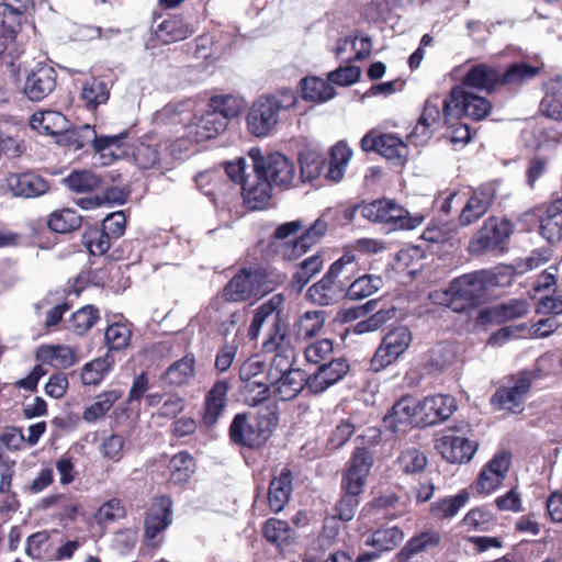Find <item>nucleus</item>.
I'll return each instance as SVG.
<instances>
[{"instance_id": "obj_1", "label": "nucleus", "mask_w": 562, "mask_h": 562, "mask_svg": "<svg viewBox=\"0 0 562 562\" xmlns=\"http://www.w3.org/2000/svg\"><path fill=\"white\" fill-rule=\"evenodd\" d=\"M285 297L282 293L272 295L255 312L248 329L250 339H257L261 328L267 325V339L263 349L267 352L291 351L293 353V339L288 333V322L283 313Z\"/></svg>"}, {"instance_id": "obj_2", "label": "nucleus", "mask_w": 562, "mask_h": 562, "mask_svg": "<svg viewBox=\"0 0 562 562\" xmlns=\"http://www.w3.org/2000/svg\"><path fill=\"white\" fill-rule=\"evenodd\" d=\"M296 102V94L291 89L259 97L252 102L246 116L248 133L258 138L270 136Z\"/></svg>"}, {"instance_id": "obj_3", "label": "nucleus", "mask_w": 562, "mask_h": 562, "mask_svg": "<svg viewBox=\"0 0 562 562\" xmlns=\"http://www.w3.org/2000/svg\"><path fill=\"white\" fill-rule=\"evenodd\" d=\"M457 85L452 86L449 94L441 100L440 95L430 97L424 106V111L407 139L416 146L425 145L432 136L431 126L442 123L447 127H453L457 123Z\"/></svg>"}, {"instance_id": "obj_4", "label": "nucleus", "mask_w": 562, "mask_h": 562, "mask_svg": "<svg viewBox=\"0 0 562 562\" xmlns=\"http://www.w3.org/2000/svg\"><path fill=\"white\" fill-rule=\"evenodd\" d=\"M284 280L285 276L261 268L241 269L224 286L222 295L227 302H245L272 292Z\"/></svg>"}, {"instance_id": "obj_5", "label": "nucleus", "mask_w": 562, "mask_h": 562, "mask_svg": "<svg viewBox=\"0 0 562 562\" xmlns=\"http://www.w3.org/2000/svg\"><path fill=\"white\" fill-rule=\"evenodd\" d=\"M356 270L355 256L345 254L329 267L325 276L306 292L307 299L314 304L328 306L337 303L347 289V283Z\"/></svg>"}, {"instance_id": "obj_6", "label": "nucleus", "mask_w": 562, "mask_h": 562, "mask_svg": "<svg viewBox=\"0 0 562 562\" xmlns=\"http://www.w3.org/2000/svg\"><path fill=\"white\" fill-rule=\"evenodd\" d=\"M276 426L277 418L270 413L252 418L246 413H239L234 416L228 435L237 446L258 448L269 439Z\"/></svg>"}, {"instance_id": "obj_7", "label": "nucleus", "mask_w": 562, "mask_h": 562, "mask_svg": "<svg viewBox=\"0 0 562 562\" xmlns=\"http://www.w3.org/2000/svg\"><path fill=\"white\" fill-rule=\"evenodd\" d=\"M357 209L364 218L372 223L384 225L387 232L414 229L422 222L419 217H411L402 205L391 199L363 202Z\"/></svg>"}, {"instance_id": "obj_8", "label": "nucleus", "mask_w": 562, "mask_h": 562, "mask_svg": "<svg viewBox=\"0 0 562 562\" xmlns=\"http://www.w3.org/2000/svg\"><path fill=\"white\" fill-rule=\"evenodd\" d=\"M249 157L252 160V170L262 176L273 186L288 189L292 186L296 171L292 160L280 153L262 155L260 148H251Z\"/></svg>"}, {"instance_id": "obj_9", "label": "nucleus", "mask_w": 562, "mask_h": 562, "mask_svg": "<svg viewBox=\"0 0 562 562\" xmlns=\"http://www.w3.org/2000/svg\"><path fill=\"white\" fill-rule=\"evenodd\" d=\"M127 136L126 131L111 136H98L92 126L85 124L76 128L69 126L68 132H65L63 137L75 149L82 148L91 143L94 150L102 156L119 157L125 153L121 149V139H125Z\"/></svg>"}, {"instance_id": "obj_10", "label": "nucleus", "mask_w": 562, "mask_h": 562, "mask_svg": "<svg viewBox=\"0 0 562 562\" xmlns=\"http://www.w3.org/2000/svg\"><path fill=\"white\" fill-rule=\"evenodd\" d=\"M412 340V331L406 326H397L387 331L370 361L371 370L380 372L394 363L406 352Z\"/></svg>"}, {"instance_id": "obj_11", "label": "nucleus", "mask_w": 562, "mask_h": 562, "mask_svg": "<svg viewBox=\"0 0 562 562\" xmlns=\"http://www.w3.org/2000/svg\"><path fill=\"white\" fill-rule=\"evenodd\" d=\"M535 378L536 374L531 371H521L512 376L508 385L502 386L495 392L492 403L498 409L520 413Z\"/></svg>"}, {"instance_id": "obj_12", "label": "nucleus", "mask_w": 562, "mask_h": 562, "mask_svg": "<svg viewBox=\"0 0 562 562\" xmlns=\"http://www.w3.org/2000/svg\"><path fill=\"white\" fill-rule=\"evenodd\" d=\"M123 140L121 139V149L125 153L119 157H111V160L131 157L138 168L150 169L164 159L166 146L155 136H145L128 146H125Z\"/></svg>"}, {"instance_id": "obj_13", "label": "nucleus", "mask_w": 562, "mask_h": 562, "mask_svg": "<svg viewBox=\"0 0 562 562\" xmlns=\"http://www.w3.org/2000/svg\"><path fill=\"white\" fill-rule=\"evenodd\" d=\"M512 233V225L506 220L491 217L469 244L471 254L496 250L502 247Z\"/></svg>"}, {"instance_id": "obj_14", "label": "nucleus", "mask_w": 562, "mask_h": 562, "mask_svg": "<svg viewBox=\"0 0 562 562\" xmlns=\"http://www.w3.org/2000/svg\"><path fill=\"white\" fill-rule=\"evenodd\" d=\"M57 86V71L50 65L38 63L26 74L23 92L33 102L50 95Z\"/></svg>"}, {"instance_id": "obj_15", "label": "nucleus", "mask_w": 562, "mask_h": 562, "mask_svg": "<svg viewBox=\"0 0 562 562\" xmlns=\"http://www.w3.org/2000/svg\"><path fill=\"white\" fill-rule=\"evenodd\" d=\"M384 423L394 432L406 431L407 427L423 426L420 402L414 397H402L393 405L391 414L384 417Z\"/></svg>"}, {"instance_id": "obj_16", "label": "nucleus", "mask_w": 562, "mask_h": 562, "mask_svg": "<svg viewBox=\"0 0 562 562\" xmlns=\"http://www.w3.org/2000/svg\"><path fill=\"white\" fill-rule=\"evenodd\" d=\"M372 465L373 454L364 448H357L344 475L342 488L362 492Z\"/></svg>"}, {"instance_id": "obj_17", "label": "nucleus", "mask_w": 562, "mask_h": 562, "mask_svg": "<svg viewBox=\"0 0 562 562\" xmlns=\"http://www.w3.org/2000/svg\"><path fill=\"white\" fill-rule=\"evenodd\" d=\"M5 188L16 198H36L47 192L45 179L35 172L10 173L4 179Z\"/></svg>"}, {"instance_id": "obj_18", "label": "nucleus", "mask_w": 562, "mask_h": 562, "mask_svg": "<svg viewBox=\"0 0 562 562\" xmlns=\"http://www.w3.org/2000/svg\"><path fill=\"white\" fill-rule=\"evenodd\" d=\"M349 371V364L345 359H334L328 363L322 364L311 375H308V391L319 394L329 386L339 382Z\"/></svg>"}, {"instance_id": "obj_19", "label": "nucleus", "mask_w": 562, "mask_h": 562, "mask_svg": "<svg viewBox=\"0 0 562 562\" xmlns=\"http://www.w3.org/2000/svg\"><path fill=\"white\" fill-rule=\"evenodd\" d=\"M229 384L225 380L216 381L206 393L203 404L202 424L213 427L225 412Z\"/></svg>"}, {"instance_id": "obj_20", "label": "nucleus", "mask_w": 562, "mask_h": 562, "mask_svg": "<svg viewBox=\"0 0 562 562\" xmlns=\"http://www.w3.org/2000/svg\"><path fill=\"white\" fill-rule=\"evenodd\" d=\"M272 184L260 172L254 171L244 180L243 195L248 209L261 210L271 199Z\"/></svg>"}, {"instance_id": "obj_21", "label": "nucleus", "mask_w": 562, "mask_h": 562, "mask_svg": "<svg viewBox=\"0 0 562 562\" xmlns=\"http://www.w3.org/2000/svg\"><path fill=\"white\" fill-rule=\"evenodd\" d=\"M494 198V189L487 186L473 191L459 213V226H470L477 222L487 212Z\"/></svg>"}, {"instance_id": "obj_22", "label": "nucleus", "mask_w": 562, "mask_h": 562, "mask_svg": "<svg viewBox=\"0 0 562 562\" xmlns=\"http://www.w3.org/2000/svg\"><path fill=\"white\" fill-rule=\"evenodd\" d=\"M457 408L456 400L450 395H432L420 402L423 426L434 425L448 419Z\"/></svg>"}, {"instance_id": "obj_23", "label": "nucleus", "mask_w": 562, "mask_h": 562, "mask_svg": "<svg viewBox=\"0 0 562 562\" xmlns=\"http://www.w3.org/2000/svg\"><path fill=\"white\" fill-rule=\"evenodd\" d=\"M496 284L495 274L480 270L459 277V297L475 302Z\"/></svg>"}, {"instance_id": "obj_24", "label": "nucleus", "mask_w": 562, "mask_h": 562, "mask_svg": "<svg viewBox=\"0 0 562 562\" xmlns=\"http://www.w3.org/2000/svg\"><path fill=\"white\" fill-rule=\"evenodd\" d=\"M195 32L193 24L182 16L173 15L157 24L155 36L164 44H171L190 37Z\"/></svg>"}, {"instance_id": "obj_25", "label": "nucleus", "mask_w": 562, "mask_h": 562, "mask_svg": "<svg viewBox=\"0 0 562 562\" xmlns=\"http://www.w3.org/2000/svg\"><path fill=\"white\" fill-rule=\"evenodd\" d=\"M30 126L40 134L48 136H64L68 132L69 121L58 111H42L30 117Z\"/></svg>"}, {"instance_id": "obj_26", "label": "nucleus", "mask_w": 562, "mask_h": 562, "mask_svg": "<svg viewBox=\"0 0 562 562\" xmlns=\"http://www.w3.org/2000/svg\"><path fill=\"white\" fill-rule=\"evenodd\" d=\"M270 384L273 386L276 396L281 401H290L295 398L304 387L308 390V378L303 370L293 369Z\"/></svg>"}, {"instance_id": "obj_27", "label": "nucleus", "mask_w": 562, "mask_h": 562, "mask_svg": "<svg viewBox=\"0 0 562 562\" xmlns=\"http://www.w3.org/2000/svg\"><path fill=\"white\" fill-rule=\"evenodd\" d=\"M529 310L527 300H510L480 313L482 322H494L497 324L522 317Z\"/></svg>"}, {"instance_id": "obj_28", "label": "nucleus", "mask_w": 562, "mask_h": 562, "mask_svg": "<svg viewBox=\"0 0 562 562\" xmlns=\"http://www.w3.org/2000/svg\"><path fill=\"white\" fill-rule=\"evenodd\" d=\"M544 95L540 102L543 115L555 121H562V77L550 78L543 85Z\"/></svg>"}, {"instance_id": "obj_29", "label": "nucleus", "mask_w": 562, "mask_h": 562, "mask_svg": "<svg viewBox=\"0 0 562 562\" xmlns=\"http://www.w3.org/2000/svg\"><path fill=\"white\" fill-rule=\"evenodd\" d=\"M171 503L162 499L157 509H153L145 520V538L147 544L156 548L159 541L155 538L171 524Z\"/></svg>"}, {"instance_id": "obj_30", "label": "nucleus", "mask_w": 562, "mask_h": 562, "mask_svg": "<svg viewBox=\"0 0 562 562\" xmlns=\"http://www.w3.org/2000/svg\"><path fill=\"white\" fill-rule=\"evenodd\" d=\"M292 493V474L284 470L271 480L269 484L268 502L272 512L280 513L290 501Z\"/></svg>"}, {"instance_id": "obj_31", "label": "nucleus", "mask_w": 562, "mask_h": 562, "mask_svg": "<svg viewBox=\"0 0 562 562\" xmlns=\"http://www.w3.org/2000/svg\"><path fill=\"white\" fill-rule=\"evenodd\" d=\"M38 360L50 364L54 368L67 369L77 362L76 352L68 346H42L36 352Z\"/></svg>"}, {"instance_id": "obj_32", "label": "nucleus", "mask_w": 562, "mask_h": 562, "mask_svg": "<svg viewBox=\"0 0 562 562\" xmlns=\"http://www.w3.org/2000/svg\"><path fill=\"white\" fill-rule=\"evenodd\" d=\"M352 157L351 148L345 142H338L330 148V159L325 178L331 182H339L346 172Z\"/></svg>"}, {"instance_id": "obj_33", "label": "nucleus", "mask_w": 562, "mask_h": 562, "mask_svg": "<svg viewBox=\"0 0 562 562\" xmlns=\"http://www.w3.org/2000/svg\"><path fill=\"white\" fill-rule=\"evenodd\" d=\"M540 233L550 243L562 238V200L548 206L540 221Z\"/></svg>"}, {"instance_id": "obj_34", "label": "nucleus", "mask_w": 562, "mask_h": 562, "mask_svg": "<svg viewBox=\"0 0 562 562\" xmlns=\"http://www.w3.org/2000/svg\"><path fill=\"white\" fill-rule=\"evenodd\" d=\"M325 323L324 312L308 311L301 315L294 323V339L297 341L313 338L319 334Z\"/></svg>"}, {"instance_id": "obj_35", "label": "nucleus", "mask_w": 562, "mask_h": 562, "mask_svg": "<svg viewBox=\"0 0 562 562\" xmlns=\"http://www.w3.org/2000/svg\"><path fill=\"white\" fill-rule=\"evenodd\" d=\"M195 359L192 355H186L173 362L164 373L162 380L170 385H184L194 376Z\"/></svg>"}, {"instance_id": "obj_36", "label": "nucleus", "mask_w": 562, "mask_h": 562, "mask_svg": "<svg viewBox=\"0 0 562 562\" xmlns=\"http://www.w3.org/2000/svg\"><path fill=\"white\" fill-rule=\"evenodd\" d=\"M383 286V280L380 276L363 274L358 277L352 282L347 283L345 296L350 300H363Z\"/></svg>"}, {"instance_id": "obj_37", "label": "nucleus", "mask_w": 562, "mask_h": 562, "mask_svg": "<svg viewBox=\"0 0 562 562\" xmlns=\"http://www.w3.org/2000/svg\"><path fill=\"white\" fill-rule=\"evenodd\" d=\"M110 97V89L101 79L90 78L81 88V100L89 110H95L99 105L105 104Z\"/></svg>"}, {"instance_id": "obj_38", "label": "nucleus", "mask_w": 562, "mask_h": 562, "mask_svg": "<svg viewBox=\"0 0 562 562\" xmlns=\"http://www.w3.org/2000/svg\"><path fill=\"white\" fill-rule=\"evenodd\" d=\"M122 394L120 390H110L100 393L94 402L85 409L83 419L88 423H94L103 418L114 403L122 397Z\"/></svg>"}, {"instance_id": "obj_39", "label": "nucleus", "mask_w": 562, "mask_h": 562, "mask_svg": "<svg viewBox=\"0 0 562 562\" xmlns=\"http://www.w3.org/2000/svg\"><path fill=\"white\" fill-rule=\"evenodd\" d=\"M501 74L485 65L474 66L464 77L463 85L491 91L499 82Z\"/></svg>"}, {"instance_id": "obj_40", "label": "nucleus", "mask_w": 562, "mask_h": 562, "mask_svg": "<svg viewBox=\"0 0 562 562\" xmlns=\"http://www.w3.org/2000/svg\"><path fill=\"white\" fill-rule=\"evenodd\" d=\"M302 83V97L305 100L313 102H326L334 98L335 90L331 83L327 80L312 77L304 78Z\"/></svg>"}, {"instance_id": "obj_41", "label": "nucleus", "mask_w": 562, "mask_h": 562, "mask_svg": "<svg viewBox=\"0 0 562 562\" xmlns=\"http://www.w3.org/2000/svg\"><path fill=\"white\" fill-rule=\"evenodd\" d=\"M113 364L114 357L110 352L85 364L81 372L82 383L85 385H98L112 369Z\"/></svg>"}, {"instance_id": "obj_42", "label": "nucleus", "mask_w": 562, "mask_h": 562, "mask_svg": "<svg viewBox=\"0 0 562 562\" xmlns=\"http://www.w3.org/2000/svg\"><path fill=\"white\" fill-rule=\"evenodd\" d=\"M380 155L396 164H403L408 156L407 145L395 134H382L379 136Z\"/></svg>"}, {"instance_id": "obj_43", "label": "nucleus", "mask_w": 562, "mask_h": 562, "mask_svg": "<svg viewBox=\"0 0 562 562\" xmlns=\"http://www.w3.org/2000/svg\"><path fill=\"white\" fill-rule=\"evenodd\" d=\"M170 481L173 484L187 483L195 471V463L192 456L181 451L172 457L169 462Z\"/></svg>"}, {"instance_id": "obj_44", "label": "nucleus", "mask_w": 562, "mask_h": 562, "mask_svg": "<svg viewBox=\"0 0 562 562\" xmlns=\"http://www.w3.org/2000/svg\"><path fill=\"white\" fill-rule=\"evenodd\" d=\"M440 541L438 532L429 530L413 537L397 554L398 562L411 559L414 554L435 548Z\"/></svg>"}, {"instance_id": "obj_45", "label": "nucleus", "mask_w": 562, "mask_h": 562, "mask_svg": "<svg viewBox=\"0 0 562 562\" xmlns=\"http://www.w3.org/2000/svg\"><path fill=\"white\" fill-rule=\"evenodd\" d=\"M324 260L321 254H315L305 258L300 265L297 270L292 277V286L301 292L302 289L310 282V280L321 271Z\"/></svg>"}, {"instance_id": "obj_46", "label": "nucleus", "mask_w": 562, "mask_h": 562, "mask_svg": "<svg viewBox=\"0 0 562 562\" xmlns=\"http://www.w3.org/2000/svg\"><path fill=\"white\" fill-rule=\"evenodd\" d=\"M63 182L75 193H87L97 190L101 179L90 170H74Z\"/></svg>"}, {"instance_id": "obj_47", "label": "nucleus", "mask_w": 562, "mask_h": 562, "mask_svg": "<svg viewBox=\"0 0 562 562\" xmlns=\"http://www.w3.org/2000/svg\"><path fill=\"white\" fill-rule=\"evenodd\" d=\"M227 124L223 115L210 109L196 122L195 134L200 140L210 139L225 131Z\"/></svg>"}, {"instance_id": "obj_48", "label": "nucleus", "mask_w": 562, "mask_h": 562, "mask_svg": "<svg viewBox=\"0 0 562 562\" xmlns=\"http://www.w3.org/2000/svg\"><path fill=\"white\" fill-rule=\"evenodd\" d=\"M403 540V532L397 527L378 529L367 537L366 543L379 552L394 549Z\"/></svg>"}, {"instance_id": "obj_49", "label": "nucleus", "mask_w": 562, "mask_h": 562, "mask_svg": "<svg viewBox=\"0 0 562 562\" xmlns=\"http://www.w3.org/2000/svg\"><path fill=\"white\" fill-rule=\"evenodd\" d=\"M427 457L424 451L417 448H407L397 457L398 469L407 475L422 473L427 465Z\"/></svg>"}, {"instance_id": "obj_50", "label": "nucleus", "mask_w": 562, "mask_h": 562, "mask_svg": "<svg viewBox=\"0 0 562 562\" xmlns=\"http://www.w3.org/2000/svg\"><path fill=\"white\" fill-rule=\"evenodd\" d=\"M263 535L267 541L283 549L293 538V530L289 524L278 518H270L266 521Z\"/></svg>"}, {"instance_id": "obj_51", "label": "nucleus", "mask_w": 562, "mask_h": 562, "mask_svg": "<svg viewBox=\"0 0 562 562\" xmlns=\"http://www.w3.org/2000/svg\"><path fill=\"white\" fill-rule=\"evenodd\" d=\"M81 224V216L77 211L71 209H64L50 214L48 226L52 231L57 233H69L77 229Z\"/></svg>"}, {"instance_id": "obj_52", "label": "nucleus", "mask_w": 562, "mask_h": 562, "mask_svg": "<svg viewBox=\"0 0 562 562\" xmlns=\"http://www.w3.org/2000/svg\"><path fill=\"white\" fill-rule=\"evenodd\" d=\"M460 103L462 104L464 114L476 121L484 119L492 109L487 99L472 93L459 94V104Z\"/></svg>"}, {"instance_id": "obj_53", "label": "nucleus", "mask_w": 562, "mask_h": 562, "mask_svg": "<svg viewBox=\"0 0 562 562\" xmlns=\"http://www.w3.org/2000/svg\"><path fill=\"white\" fill-rule=\"evenodd\" d=\"M244 102L241 99L226 94L215 95L210 100V109L217 114L225 117L226 123L233 117H236L243 109Z\"/></svg>"}, {"instance_id": "obj_54", "label": "nucleus", "mask_w": 562, "mask_h": 562, "mask_svg": "<svg viewBox=\"0 0 562 562\" xmlns=\"http://www.w3.org/2000/svg\"><path fill=\"white\" fill-rule=\"evenodd\" d=\"M301 177L304 181L316 179L325 166V158L314 150H305L300 155Z\"/></svg>"}, {"instance_id": "obj_55", "label": "nucleus", "mask_w": 562, "mask_h": 562, "mask_svg": "<svg viewBox=\"0 0 562 562\" xmlns=\"http://www.w3.org/2000/svg\"><path fill=\"white\" fill-rule=\"evenodd\" d=\"M395 316V308H381L372 314L364 321H360L355 324L351 331L356 335H362L371 331H375L381 328L385 323L391 321Z\"/></svg>"}, {"instance_id": "obj_56", "label": "nucleus", "mask_w": 562, "mask_h": 562, "mask_svg": "<svg viewBox=\"0 0 562 562\" xmlns=\"http://www.w3.org/2000/svg\"><path fill=\"white\" fill-rule=\"evenodd\" d=\"M454 357V345L452 342L441 341L429 351L427 367L430 370H440L451 363Z\"/></svg>"}, {"instance_id": "obj_57", "label": "nucleus", "mask_w": 562, "mask_h": 562, "mask_svg": "<svg viewBox=\"0 0 562 562\" xmlns=\"http://www.w3.org/2000/svg\"><path fill=\"white\" fill-rule=\"evenodd\" d=\"M539 72L538 67L526 63H516L510 65L506 71L501 75L499 82L503 85H519L533 78Z\"/></svg>"}, {"instance_id": "obj_58", "label": "nucleus", "mask_w": 562, "mask_h": 562, "mask_svg": "<svg viewBox=\"0 0 562 562\" xmlns=\"http://www.w3.org/2000/svg\"><path fill=\"white\" fill-rule=\"evenodd\" d=\"M131 329L125 324L114 323L110 325L104 334L105 342L110 350H122L130 344Z\"/></svg>"}, {"instance_id": "obj_59", "label": "nucleus", "mask_w": 562, "mask_h": 562, "mask_svg": "<svg viewBox=\"0 0 562 562\" xmlns=\"http://www.w3.org/2000/svg\"><path fill=\"white\" fill-rule=\"evenodd\" d=\"M345 494L336 503L334 508V517L342 521H349L353 518L356 509L359 505L358 496L361 492H356L350 488H342Z\"/></svg>"}, {"instance_id": "obj_60", "label": "nucleus", "mask_w": 562, "mask_h": 562, "mask_svg": "<svg viewBox=\"0 0 562 562\" xmlns=\"http://www.w3.org/2000/svg\"><path fill=\"white\" fill-rule=\"evenodd\" d=\"M99 319V311L92 305H86L72 314V330L82 335L87 333Z\"/></svg>"}, {"instance_id": "obj_61", "label": "nucleus", "mask_w": 562, "mask_h": 562, "mask_svg": "<svg viewBox=\"0 0 562 562\" xmlns=\"http://www.w3.org/2000/svg\"><path fill=\"white\" fill-rule=\"evenodd\" d=\"M85 245L92 256L104 255L110 246V235L103 229H90L83 235Z\"/></svg>"}, {"instance_id": "obj_62", "label": "nucleus", "mask_w": 562, "mask_h": 562, "mask_svg": "<svg viewBox=\"0 0 562 562\" xmlns=\"http://www.w3.org/2000/svg\"><path fill=\"white\" fill-rule=\"evenodd\" d=\"M457 430L449 428L443 430L440 436L436 439V449L442 456V458L449 462L454 463L457 461Z\"/></svg>"}, {"instance_id": "obj_63", "label": "nucleus", "mask_w": 562, "mask_h": 562, "mask_svg": "<svg viewBox=\"0 0 562 562\" xmlns=\"http://www.w3.org/2000/svg\"><path fill=\"white\" fill-rule=\"evenodd\" d=\"M276 355L270 362V367L267 373V379L269 383L278 381L279 376H283L288 373V371H292L293 361L291 356L288 355L289 351H274Z\"/></svg>"}, {"instance_id": "obj_64", "label": "nucleus", "mask_w": 562, "mask_h": 562, "mask_svg": "<svg viewBox=\"0 0 562 562\" xmlns=\"http://www.w3.org/2000/svg\"><path fill=\"white\" fill-rule=\"evenodd\" d=\"M361 75V69L358 66L348 65L339 67L328 74L327 78L330 83L347 87L356 83Z\"/></svg>"}]
</instances>
